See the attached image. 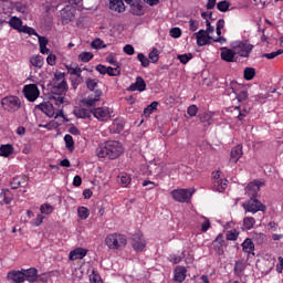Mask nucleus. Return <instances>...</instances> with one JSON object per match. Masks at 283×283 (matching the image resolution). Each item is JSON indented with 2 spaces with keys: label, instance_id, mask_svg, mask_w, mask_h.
Returning <instances> with one entry per match:
<instances>
[{
  "label": "nucleus",
  "instance_id": "nucleus-5",
  "mask_svg": "<svg viewBox=\"0 0 283 283\" xmlns=\"http://www.w3.org/2000/svg\"><path fill=\"white\" fill-rule=\"evenodd\" d=\"M242 208L245 210L247 213L255 214L258 212H264L265 206L258 200L256 198H250L248 201L242 203Z\"/></svg>",
  "mask_w": 283,
  "mask_h": 283
},
{
  "label": "nucleus",
  "instance_id": "nucleus-52",
  "mask_svg": "<svg viewBox=\"0 0 283 283\" xmlns=\"http://www.w3.org/2000/svg\"><path fill=\"white\" fill-rule=\"evenodd\" d=\"M238 238H239L238 230L233 229V230L228 231V233H227L228 241H237Z\"/></svg>",
  "mask_w": 283,
  "mask_h": 283
},
{
  "label": "nucleus",
  "instance_id": "nucleus-49",
  "mask_svg": "<svg viewBox=\"0 0 283 283\" xmlns=\"http://www.w3.org/2000/svg\"><path fill=\"white\" fill-rule=\"evenodd\" d=\"M148 60L149 62H151L153 64L158 63L159 60V52L157 49H153V51L149 53L148 55Z\"/></svg>",
  "mask_w": 283,
  "mask_h": 283
},
{
  "label": "nucleus",
  "instance_id": "nucleus-32",
  "mask_svg": "<svg viewBox=\"0 0 283 283\" xmlns=\"http://www.w3.org/2000/svg\"><path fill=\"white\" fill-rule=\"evenodd\" d=\"M9 25L13 30L21 32V29L23 28V21L18 17H12L9 21Z\"/></svg>",
  "mask_w": 283,
  "mask_h": 283
},
{
  "label": "nucleus",
  "instance_id": "nucleus-13",
  "mask_svg": "<svg viewBox=\"0 0 283 283\" xmlns=\"http://www.w3.org/2000/svg\"><path fill=\"white\" fill-rule=\"evenodd\" d=\"M253 50V45L249 43H239L234 48V53L238 54L240 57L248 59Z\"/></svg>",
  "mask_w": 283,
  "mask_h": 283
},
{
  "label": "nucleus",
  "instance_id": "nucleus-9",
  "mask_svg": "<svg viewBox=\"0 0 283 283\" xmlns=\"http://www.w3.org/2000/svg\"><path fill=\"white\" fill-rule=\"evenodd\" d=\"M112 114H113V108L107 106L96 107L92 109V115L98 122H107L108 119H111Z\"/></svg>",
  "mask_w": 283,
  "mask_h": 283
},
{
  "label": "nucleus",
  "instance_id": "nucleus-11",
  "mask_svg": "<svg viewBox=\"0 0 283 283\" xmlns=\"http://www.w3.org/2000/svg\"><path fill=\"white\" fill-rule=\"evenodd\" d=\"M60 18L63 25H67L75 19V9L71 6H65L60 11Z\"/></svg>",
  "mask_w": 283,
  "mask_h": 283
},
{
  "label": "nucleus",
  "instance_id": "nucleus-10",
  "mask_svg": "<svg viewBox=\"0 0 283 283\" xmlns=\"http://www.w3.org/2000/svg\"><path fill=\"white\" fill-rule=\"evenodd\" d=\"M230 91L235 95V99L241 104L249 98L248 90L243 86L238 85L237 83H231Z\"/></svg>",
  "mask_w": 283,
  "mask_h": 283
},
{
  "label": "nucleus",
  "instance_id": "nucleus-20",
  "mask_svg": "<svg viewBox=\"0 0 283 283\" xmlns=\"http://www.w3.org/2000/svg\"><path fill=\"white\" fill-rule=\"evenodd\" d=\"M87 254V250L84 248H76L69 254L70 261L83 260Z\"/></svg>",
  "mask_w": 283,
  "mask_h": 283
},
{
  "label": "nucleus",
  "instance_id": "nucleus-57",
  "mask_svg": "<svg viewBox=\"0 0 283 283\" xmlns=\"http://www.w3.org/2000/svg\"><path fill=\"white\" fill-rule=\"evenodd\" d=\"M70 81H71V86L74 91H76L77 87L83 83V81H81L74 76H71Z\"/></svg>",
  "mask_w": 283,
  "mask_h": 283
},
{
  "label": "nucleus",
  "instance_id": "nucleus-59",
  "mask_svg": "<svg viewBox=\"0 0 283 283\" xmlns=\"http://www.w3.org/2000/svg\"><path fill=\"white\" fill-rule=\"evenodd\" d=\"M124 53L128 56H133L135 53V49L132 44H126L123 49Z\"/></svg>",
  "mask_w": 283,
  "mask_h": 283
},
{
  "label": "nucleus",
  "instance_id": "nucleus-34",
  "mask_svg": "<svg viewBox=\"0 0 283 283\" xmlns=\"http://www.w3.org/2000/svg\"><path fill=\"white\" fill-rule=\"evenodd\" d=\"M130 12L135 17H142L144 15V10H143V6L139 3H133L130 6Z\"/></svg>",
  "mask_w": 283,
  "mask_h": 283
},
{
  "label": "nucleus",
  "instance_id": "nucleus-46",
  "mask_svg": "<svg viewBox=\"0 0 283 283\" xmlns=\"http://www.w3.org/2000/svg\"><path fill=\"white\" fill-rule=\"evenodd\" d=\"M283 54V50L280 49L277 51H274V52H271V53H264L262 55L263 59H266V60H274L276 59L277 56L282 55Z\"/></svg>",
  "mask_w": 283,
  "mask_h": 283
},
{
  "label": "nucleus",
  "instance_id": "nucleus-12",
  "mask_svg": "<svg viewBox=\"0 0 283 283\" xmlns=\"http://www.w3.org/2000/svg\"><path fill=\"white\" fill-rule=\"evenodd\" d=\"M7 280L11 281V283H25V274L23 273V269L9 271L7 274Z\"/></svg>",
  "mask_w": 283,
  "mask_h": 283
},
{
  "label": "nucleus",
  "instance_id": "nucleus-27",
  "mask_svg": "<svg viewBox=\"0 0 283 283\" xmlns=\"http://www.w3.org/2000/svg\"><path fill=\"white\" fill-rule=\"evenodd\" d=\"M260 189H259V184H255L251 181L247 187H245V192L248 197L255 199L258 196Z\"/></svg>",
  "mask_w": 283,
  "mask_h": 283
},
{
  "label": "nucleus",
  "instance_id": "nucleus-31",
  "mask_svg": "<svg viewBox=\"0 0 283 283\" xmlns=\"http://www.w3.org/2000/svg\"><path fill=\"white\" fill-rule=\"evenodd\" d=\"M14 153V147L11 144L0 145V157L8 158Z\"/></svg>",
  "mask_w": 283,
  "mask_h": 283
},
{
  "label": "nucleus",
  "instance_id": "nucleus-2",
  "mask_svg": "<svg viewBox=\"0 0 283 283\" xmlns=\"http://www.w3.org/2000/svg\"><path fill=\"white\" fill-rule=\"evenodd\" d=\"M105 244L109 250H119L126 247L127 240L124 234L109 233L105 238Z\"/></svg>",
  "mask_w": 283,
  "mask_h": 283
},
{
  "label": "nucleus",
  "instance_id": "nucleus-51",
  "mask_svg": "<svg viewBox=\"0 0 283 283\" xmlns=\"http://www.w3.org/2000/svg\"><path fill=\"white\" fill-rule=\"evenodd\" d=\"M192 60V54L188 53V54H179L178 55V61L182 64L186 65L188 64L189 61Z\"/></svg>",
  "mask_w": 283,
  "mask_h": 283
},
{
  "label": "nucleus",
  "instance_id": "nucleus-7",
  "mask_svg": "<svg viewBox=\"0 0 283 283\" xmlns=\"http://www.w3.org/2000/svg\"><path fill=\"white\" fill-rule=\"evenodd\" d=\"M67 91H69V85L65 81V73L55 74L53 94L65 95Z\"/></svg>",
  "mask_w": 283,
  "mask_h": 283
},
{
  "label": "nucleus",
  "instance_id": "nucleus-24",
  "mask_svg": "<svg viewBox=\"0 0 283 283\" xmlns=\"http://www.w3.org/2000/svg\"><path fill=\"white\" fill-rule=\"evenodd\" d=\"M243 155L242 145H237L231 150L230 163L237 164Z\"/></svg>",
  "mask_w": 283,
  "mask_h": 283
},
{
  "label": "nucleus",
  "instance_id": "nucleus-58",
  "mask_svg": "<svg viewBox=\"0 0 283 283\" xmlns=\"http://www.w3.org/2000/svg\"><path fill=\"white\" fill-rule=\"evenodd\" d=\"M46 64L49 66H55L56 65V55H54L53 53H50L46 57Z\"/></svg>",
  "mask_w": 283,
  "mask_h": 283
},
{
  "label": "nucleus",
  "instance_id": "nucleus-43",
  "mask_svg": "<svg viewBox=\"0 0 283 283\" xmlns=\"http://www.w3.org/2000/svg\"><path fill=\"white\" fill-rule=\"evenodd\" d=\"M107 75H108L109 77L119 76V75H120V66H119V65L114 66V67L108 66V67H107Z\"/></svg>",
  "mask_w": 283,
  "mask_h": 283
},
{
  "label": "nucleus",
  "instance_id": "nucleus-62",
  "mask_svg": "<svg viewBox=\"0 0 283 283\" xmlns=\"http://www.w3.org/2000/svg\"><path fill=\"white\" fill-rule=\"evenodd\" d=\"M210 220L208 218H205V221L201 224V232L206 233L210 229Z\"/></svg>",
  "mask_w": 283,
  "mask_h": 283
},
{
  "label": "nucleus",
  "instance_id": "nucleus-1",
  "mask_svg": "<svg viewBox=\"0 0 283 283\" xmlns=\"http://www.w3.org/2000/svg\"><path fill=\"white\" fill-rule=\"evenodd\" d=\"M123 146L118 140H107L101 143L95 150V155L97 158H107L109 160H116L123 155Z\"/></svg>",
  "mask_w": 283,
  "mask_h": 283
},
{
  "label": "nucleus",
  "instance_id": "nucleus-25",
  "mask_svg": "<svg viewBox=\"0 0 283 283\" xmlns=\"http://www.w3.org/2000/svg\"><path fill=\"white\" fill-rule=\"evenodd\" d=\"M213 248H214L216 252L218 253V255H223L224 240H223V235L221 233L218 234V237L213 241Z\"/></svg>",
  "mask_w": 283,
  "mask_h": 283
},
{
  "label": "nucleus",
  "instance_id": "nucleus-40",
  "mask_svg": "<svg viewBox=\"0 0 283 283\" xmlns=\"http://www.w3.org/2000/svg\"><path fill=\"white\" fill-rule=\"evenodd\" d=\"M255 77V69L253 67H245L244 69V80L250 82Z\"/></svg>",
  "mask_w": 283,
  "mask_h": 283
},
{
  "label": "nucleus",
  "instance_id": "nucleus-44",
  "mask_svg": "<svg viewBox=\"0 0 283 283\" xmlns=\"http://www.w3.org/2000/svg\"><path fill=\"white\" fill-rule=\"evenodd\" d=\"M234 111H238L239 112V115H238V120L239 122H243V118H245L247 117V115L249 114V109L248 108H243L242 111H241V105H238V106H235L234 107Z\"/></svg>",
  "mask_w": 283,
  "mask_h": 283
},
{
  "label": "nucleus",
  "instance_id": "nucleus-36",
  "mask_svg": "<svg viewBox=\"0 0 283 283\" xmlns=\"http://www.w3.org/2000/svg\"><path fill=\"white\" fill-rule=\"evenodd\" d=\"M8 195H10V191H8V190H2L0 192V199H2L0 201L1 206L10 205L12 202V199Z\"/></svg>",
  "mask_w": 283,
  "mask_h": 283
},
{
  "label": "nucleus",
  "instance_id": "nucleus-17",
  "mask_svg": "<svg viewBox=\"0 0 283 283\" xmlns=\"http://www.w3.org/2000/svg\"><path fill=\"white\" fill-rule=\"evenodd\" d=\"M197 39V45L199 48L206 46L210 44V40L212 39L205 30H200L199 32L195 33Z\"/></svg>",
  "mask_w": 283,
  "mask_h": 283
},
{
  "label": "nucleus",
  "instance_id": "nucleus-35",
  "mask_svg": "<svg viewBox=\"0 0 283 283\" xmlns=\"http://www.w3.org/2000/svg\"><path fill=\"white\" fill-rule=\"evenodd\" d=\"M158 107V102L154 101L151 102L145 109H144V115L145 117H150V115L157 111Z\"/></svg>",
  "mask_w": 283,
  "mask_h": 283
},
{
  "label": "nucleus",
  "instance_id": "nucleus-42",
  "mask_svg": "<svg viewBox=\"0 0 283 283\" xmlns=\"http://www.w3.org/2000/svg\"><path fill=\"white\" fill-rule=\"evenodd\" d=\"M77 214L81 220H86L90 217V211L86 207H78Z\"/></svg>",
  "mask_w": 283,
  "mask_h": 283
},
{
  "label": "nucleus",
  "instance_id": "nucleus-16",
  "mask_svg": "<svg viewBox=\"0 0 283 283\" xmlns=\"http://www.w3.org/2000/svg\"><path fill=\"white\" fill-rule=\"evenodd\" d=\"M22 273L24 274V281L29 283L39 281V270L36 268L22 269Z\"/></svg>",
  "mask_w": 283,
  "mask_h": 283
},
{
  "label": "nucleus",
  "instance_id": "nucleus-8",
  "mask_svg": "<svg viewBox=\"0 0 283 283\" xmlns=\"http://www.w3.org/2000/svg\"><path fill=\"white\" fill-rule=\"evenodd\" d=\"M23 95L28 102L34 103L41 96V91L36 84H28L23 87Z\"/></svg>",
  "mask_w": 283,
  "mask_h": 283
},
{
  "label": "nucleus",
  "instance_id": "nucleus-14",
  "mask_svg": "<svg viewBox=\"0 0 283 283\" xmlns=\"http://www.w3.org/2000/svg\"><path fill=\"white\" fill-rule=\"evenodd\" d=\"M133 249L136 252H143V250L146 247V241L144 239V235L142 233H135L133 235V242H132Z\"/></svg>",
  "mask_w": 283,
  "mask_h": 283
},
{
  "label": "nucleus",
  "instance_id": "nucleus-54",
  "mask_svg": "<svg viewBox=\"0 0 283 283\" xmlns=\"http://www.w3.org/2000/svg\"><path fill=\"white\" fill-rule=\"evenodd\" d=\"M184 258H185V252H182V255L171 254L169 256V261L174 264H179Z\"/></svg>",
  "mask_w": 283,
  "mask_h": 283
},
{
  "label": "nucleus",
  "instance_id": "nucleus-15",
  "mask_svg": "<svg viewBox=\"0 0 283 283\" xmlns=\"http://www.w3.org/2000/svg\"><path fill=\"white\" fill-rule=\"evenodd\" d=\"M35 108L45 114L49 118H53L55 115L54 105L50 102L41 103L36 105Z\"/></svg>",
  "mask_w": 283,
  "mask_h": 283
},
{
  "label": "nucleus",
  "instance_id": "nucleus-55",
  "mask_svg": "<svg viewBox=\"0 0 283 283\" xmlns=\"http://www.w3.org/2000/svg\"><path fill=\"white\" fill-rule=\"evenodd\" d=\"M132 178L127 174H122L120 176V185L126 188L128 185H130Z\"/></svg>",
  "mask_w": 283,
  "mask_h": 283
},
{
  "label": "nucleus",
  "instance_id": "nucleus-29",
  "mask_svg": "<svg viewBox=\"0 0 283 283\" xmlns=\"http://www.w3.org/2000/svg\"><path fill=\"white\" fill-rule=\"evenodd\" d=\"M227 179L213 180L212 188L214 191L223 193L224 190L227 189Z\"/></svg>",
  "mask_w": 283,
  "mask_h": 283
},
{
  "label": "nucleus",
  "instance_id": "nucleus-48",
  "mask_svg": "<svg viewBox=\"0 0 283 283\" xmlns=\"http://www.w3.org/2000/svg\"><path fill=\"white\" fill-rule=\"evenodd\" d=\"M53 98L55 101L56 106H61L65 104V94L54 93Z\"/></svg>",
  "mask_w": 283,
  "mask_h": 283
},
{
  "label": "nucleus",
  "instance_id": "nucleus-18",
  "mask_svg": "<svg viewBox=\"0 0 283 283\" xmlns=\"http://www.w3.org/2000/svg\"><path fill=\"white\" fill-rule=\"evenodd\" d=\"M128 91L129 92H139V93L145 92L146 91L145 80L142 76H137L135 83L129 85Z\"/></svg>",
  "mask_w": 283,
  "mask_h": 283
},
{
  "label": "nucleus",
  "instance_id": "nucleus-23",
  "mask_svg": "<svg viewBox=\"0 0 283 283\" xmlns=\"http://www.w3.org/2000/svg\"><path fill=\"white\" fill-rule=\"evenodd\" d=\"M187 277V270L185 266H177L174 271L175 282L182 283Z\"/></svg>",
  "mask_w": 283,
  "mask_h": 283
},
{
  "label": "nucleus",
  "instance_id": "nucleus-61",
  "mask_svg": "<svg viewBox=\"0 0 283 283\" xmlns=\"http://www.w3.org/2000/svg\"><path fill=\"white\" fill-rule=\"evenodd\" d=\"M66 70L71 76H74V75L83 72V70L78 66H76V67L66 66Z\"/></svg>",
  "mask_w": 283,
  "mask_h": 283
},
{
  "label": "nucleus",
  "instance_id": "nucleus-4",
  "mask_svg": "<svg viewBox=\"0 0 283 283\" xmlns=\"http://www.w3.org/2000/svg\"><path fill=\"white\" fill-rule=\"evenodd\" d=\"M193 193H195V189H187V188L174 189L170 192L172 199L179 203H187L191 199Z\"/></svg>",
  "mask_w": 283,
  "mask_h": 283
},
{
  "label": "nucleus",
  "instance_id": "nucleus-26",
  "mask_svg": "<svg viewBox=\"0 0 283 283\" xmlns=\"http://www.w3.org/2000/svg\"><path fill=\"white\" fill-rule=\"evenodd\" d=\"M242 250L248 255H253L254 256L255 247H254V243H253L252 239L247 238L244 240V242L242 243Z\"/></svg>",
  "mask_w": 283,
  "mask_h": 283
},
{
  "label": "nucleus",
  "instance_id": "nucleus-39",
  "mask_svg": "<svg viewBox=\"0 0 283 283\" xmlns=\"http://www.w3.org/2000/svg\"><path fill=\"white\" fill-rule=\"evenodd\" d=\"M255 224V219L253 217H245L243 220V227L245 228V230L250 231L253 229Z\"/></svg>",
  "mask_w": 283,
  "mask_h": 283
},
{
  "label": "nucleus",
  "instance_id": "nucleus-47",
  "mask_svg": "<svg viewBox=\"0 0 283 283\" xmlns=\"http://www.w3.org/2000/svg\"><path fill=\"white\" fill-rule=\"evenodd\" d=\"M53 211H54V208H53L52 205H50V203H44V205H42L41 208H40V212H41L42 214L49 216V214H52Z\"/></svg>",
  "mask_w": 283,
  "mask_h": 283
},
{
  "label": "nucleus",
  "instance_id": "nucleus-41",
  "mask_svg": "<svg viewBox=\"0 0 283 283\" xmlns=\"http://www.w3.org/2000/svg\"><path fill=\"white\" fill-rule=\"evenodd\" d=\"M64 143H65V147L67 148L69 151H73L74 149V140L73 137L70 134H66L64 136Z\"/></svg>",
  "mask_w": 283,
  "mask_h": 283
},
{
  "label": "nucleus",
  "instance_id": "nucleus-56",
  "mask_svg": "<svg viewBox=\"0 0 283 283\" xmlns=\"http://www.w3.org/2000/svg\"><path fill=\"white\" fill-rule=\"evenodd\" d=\"M170 38L172 39H180L181 38V30L180 28H172L169 32Z\"/></svg>",
  "mask_w": 283,
  "mask_h": 283
},
{
  "label": "nucleus",
  "instance_id": "nucleus-22",
  "mask_svg": "<svg viewBox=\"0 0 283 283\" xmlns=\"http://www.w3.org/2000/svg\"><path fill=\"white\" fill-rule=\"evenodd\" d=\"M92 115H93V109H87L83 107L74 109V116L77 119H90Z\"/></svg>",
  "mask_w": 283,
  "mask_h": 283
},
{
  "label": "nucleus",
  "instance_id": "nucleus-3",
  "mask_svg": "<svg viewBox=\"0 0 283 283\" xmlns=\"http://www.w3.org/2000/svg\"><path fill=\"white\" fill-rule=\"evenodd\" d=\"M1 106L9 113H14L21 109V99L19 96H7L1 99Z\"/></svg>",
  "mask_w": 283,
  "mask_h": 283
},
{
  "label": "nucleus",
  "instance_id": "nucleus-37",
  "mask_svg": "<svg viewBox=\"0 0 283 283\" xmlns=\"http://www.w3.org/2000/svg\"><path fill=\"white\" fill-rule=\"evenodd\" d=\"M94 55L91 52H82L78 54V61L82 63H88L93 60Z\"/></svg>",
  "mask_w": 283,
  "mask_h": 283
},
{
  "label": "nucleus",
  "instance_id": "nucleus-19",
  "mask_svg": "<svg viewBox=\"0 0 283 283\" xmlns=\"http://www.w3.org/2000/svg\"><path fill=\"white\" fill-rule=\"evenodd\" d=\"M28 181H30L29 177H25V176L14 177L10 184L11 189L18 190L19 188H22L23 186H28Z\"/></svg>",
  "mask_w": 283,
  "mask_h": 283
},
{
  "label": "nucleus",
  "instance_id": "nucleus-21",
  "mask_svg": "<svg viewBox=\"0 0 283 283\" xmlns=\"http://www.w3.org/2000/svg\"><path fill=\"white\" fill-rule=\"evenodd\" d=\"M235 51L228 48H221V60L226 63H234Z\"/></svg>",
  "mask_w": 283,
  "mask_h": 283
},
{
  "label": "nucleus",
  "instance_id": "nucleus-30",
  "mask_svg": "<svg viewBox=\"0 0 283 283\" xmlns=\"http://www.w3.org/2000/svg\"><path fill=\"white\" fill-rule=\"evenodd\" d=\"M31 66L41 70L43 69V65L45 64V60L41 55H33L30 59Z\"/></svg>",
  "mask_w": 283,
  "mask_h": 283
},
{
  "label": "nucleus",
  "instance_id": "nucleus-28",
  "mask_svg": "<svg viewBox=\"0 0 283 283\" xmlns=\"http://www.w3.org/2000/svg\"><path fill=\"white\" fill-rule=\"evenodd\" d=\"M130 0H125L128 3ZM111 10H115V12H123L125 10V6L123 0H109Z\"/></svg>",
  "mask_w": 283,
  "mask_h": 283
},
{
  "label": "nucleus",
  "instance_id": "nucleus-38",
  "mask_svg": "<svg viewBox=\"0 0 283 283\" xmlns=\"http://www.w3.org/2000/svg\"><path fill=\"white\" fill-rule=\"evenodd\" d=\"M137 61L140 62V66H142L143 69H147V67H149V65H150V61H149L148 57L145 56V54H143V53H138V55H137Z\"/></svg>",
  "mask_w": 283,
  "mask_h": 283
},
{
  "label": "nucleus",
  "instance_id": "nucleus-63",
  "mask_svg": "<svg viewBox=\"0 0 283 283\" xmlns=\"http://www.w3.org/2000/svg\"><path fill=\"white\" fill-rule=\"evenodd\" d=\"M198 28H199V23H198V21H195V20H189V30L191 31V32H196L197 30H198Z\"/></svg>",
  "mask_w": 283,
  "mask_h": 283
},
{
  "label": "nucleus",
  "instance_id": "nucleus-60",
  "mask_svg": "<svg viewBox=\"0 0 283 283\" xmlns=\"http://www.w3.org/2000/svg\"><path fill=\"white\" fill-rule=\"evenodd\" d=\"M187 114H188L190 117H195V116L198 114V107H197V105H190V106L187 108Z\"/></svg>",
  "mask_w": 283,
  "mask_h": 283
},
{
  "label": "nucleus",
  "instance_id": "nucleus-50",
  "mask_svg": "<svg viewBox=\"0 0 283 283\" xmlns=\"http://www.w3.org/2000/svg\"><path fill=\"white\" fill-rule=\"evenodd\" d=\"M229 8H230V3L227 0H222L217 3V10H219L220 12H227Z\"/></svg>",
  "mask_w": 283,
  "mask_h": 283
},
{
  "label": "nucleus",
  "instance_id": "nucleus-64",
  "mask_svg": "<svg viewBox=\"0 0 283 283\" xmlns=\"http://www.w3.org/2000/svg\"><path fill=\"white\" fill-rule=\"evenodd\" d=\"M90 280H91V283H103L101 276L96 273H93L90 276Z\"/></svg>",
  "mask_w": 283,
  "mask_h": 283
},
{
  "label": "nucleus",
  "instance_id": "nucleus-33",
  "mask_svg": "<svg viewBox=\"0 0 283 283\" xmlns=\"http://www.w3.org/2000/svg\"><path fill=\"white\" fill-rule=\"evenodd\" d=\"M85 84H86V88L90 91V92H95V91H101L98 87V81L96 78H86L85 81Z\"/></svg>",
  "mask_w": 283,
  "mask_h": 283
},
{
  "label": "nucleus",
  "instance_id": "nucleus-53",
  "mask_svg": "<svg viewBox=\"0 0 283 283\" xmlns=\"http://www.w3.org/2000/svg\"><path fill=\"white\" fill-rule=\"evenodd\" d=\"M243 272H244L243 263L242 262H235L234 274L240 277Z\"/></svg>",
  "mask_w": 283,
  "mask_h": 283
},
{
  "label": "nucleus",
  "instance_id": "nucleus-45",
  "mask_svg": "<svg viewBox=\"0 0 283 283\" xmlns=\"http://www.w3.org/2000/svg\"><path fill=\"white\" fill-rule=\"evenodd\" d=\"M20 33L28 34L30 36H39V33H36V30L34 28H30L28 25H24L21 28Z\"/></svg>",
  "mask_w": 283,
  "mask_h": 283
},
{
  "label": "nucleus",
  "instance_id": "nucleus-6",
  "mask_svg": "<svg viewBox=\"0 0 283 283\" xmlns=\"http://www.w3.org/2000/svg\"><path fill=\"white\" fill-rule=\"evenodd\" d=\"M102 95V90H95L94 92H90L87 96L82 98L81 103L86 108H94L96 104L101 101Z\"/></svg>",
  "mask_w": 283,
  "mask_h": 283
}]
</instances>
